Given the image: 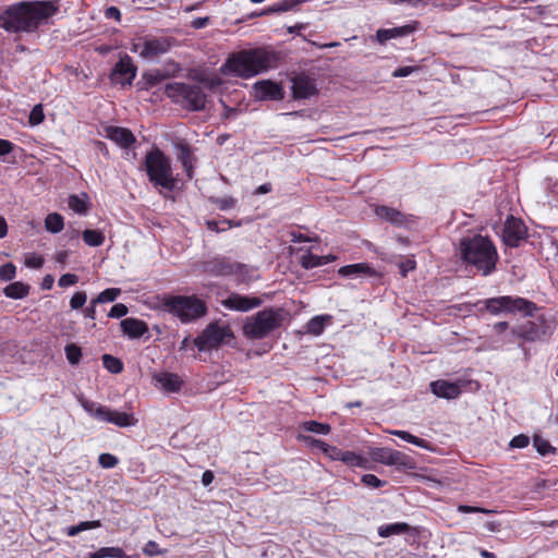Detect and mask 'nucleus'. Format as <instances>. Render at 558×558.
Returning a JSON list of instances; mask_svg holds the SVG:
<instances>
[{"mask_svg":"<svg viewBox=\"0 0 558 558\" xmlns=\"http://www.w3.org/2000/svg\"><path fill=\"white\" fill-rule=\"evenodd\" d=\"M118 462H119L118 458L111 453H101L98 458V463L104 469L114 468L118 464Z\"/></svg>","mask_w":558,"mask_h":558,"instance_id":"09e8293b","label":"nucleus"},{"mask_svg":"<svg viewBox=\"0 0 558 558\" xmlns=\"http://www.w3.org/2000/svg\"><path fill=\"white\" fill-rule=\"evenodd\" d=\"M174 41L175 39L171 37L146 36L141 38L138 43H134L131 51L138 53L144 59H153L167 53Z\"/></svg>","mask_w":558,"mask_h":558,"instance_id":"9d476101","label":"nucleus"},{"mask_svg":"<svg viewBox=\"0 0 558 558\" xmlns=\"http://www.w3.org/2000/svg\"><path fill=\"white\" fill-rule=\"evenodd\" d=\"M16 267L12 263H7L0 266V280L10 281L15 278Z\"/></svg>","mask_w":558,"mask_h":558,"instance_id":"a18cd8bd","label":"nucleus"},{"mask_svg":"<svg viewBox=\"0 0 558 558\" xmlns=\"http://www.w3.org/2000/svg\"><path fill=\"white\" fill-rule=\"evenodd\" d=\"M146 174H170V160L157 147L151 148L145 156Z\"/></svg>","mask_w":558,"mask_h":558,"instance_id":"dca6fc26","label":"nucleus"},{"mask_svg":"<svg viewBox=\"0 0 558 558\" xmlns=\"http://www.w3.org/2000/svg\"><path fill=\"white\" fill-rule=\"evenodd\" d=\"M45 227L51 233L60 232L63 227V217L57 213L49 214L45 219Z\"/></svg>","mask_w":558,"mask_h":558,"instance_id":"e433bc0d","label":"nucleus"},{"mask_svg":"<svg viewBox=\"0 0 558 558\" xmlns=\"http://www.w3.org/2000/svg\"><path fill=\"white\" fill-rule=\"evenodd\" d=\"M458 511L459 512H462V513H471V512H483V513H488L490 512L489 510H486L484 508H478V507H472V506H465V505H460L458 507Z\"/></svg>","mask_w":558,"mask_h":558,"instance_id":"338daca9","label":"nucleus"},{"mask_svg":"<svg viewBox=\"0 0 558 558\" xmlns=\"http://www.w3.org/2000/svg\"><path fill=\"white\" fill-rule=\"evenodd\" d=\"M415 31V26L411 24L393 27L380 28L375 34V39L379 45H385L388 40L405 37Z\"/></svg>","mask_w":558,"mask_h":558,"instance_id":"4be33fe9","label":"nucleus"},{"mask_svg":"<svg viewBox=\"0 0 558 558\" xmlns=\"http://www.w3.org/2000/svg\"><path fill=\"white\" fill-rule=\"evenodd\" d=\"M122 331L131 339H137L148 332L147 324L141 319L129 317L121 320Z\"/></svg>","mask_w":558,"mask_h":558,"instance_id":"a878e982","label":"nucleus"},{"mask_svg":"<svg viewBox=\"0 0 558 558\" xmlns=\"http://www.w3.org/2000/svg\"><path fill=\"white\" fill-rule=\"evenodd\" d=\"M283 320L282 311L279 308H265L245 319L243 333L248 339H264L270 332L278 329Z\"/></svg>","mask_w":558,"mask_h":558,"instance_id":"39448f33","label":"nucleus"},{"mask_svg":"<svg viewBox=\"0 0 558 558\" xmlns=\"http://www.w3.org/2000/svg\"><path fill=\"white\" fill-rule=\"evenodd\" d=\"M362 483L366 486L373 487V488H379L384 485V482L380 481L376 475L374 474H365L362 476Z\"/></svg>","mask_w":558,"mask_h":558,"instance_id":"6e6d98bb","label":"nucleus"},{"mask_svg":"<svg viewBox=\"0 0 558 558\" xmlns=\"http://www.w3.org/2000/svg\"><path fill=\"white\" fill-rule=\"evenodd\" d=\"M137 68L134 65L130 56L124 54L114 64L110 80L114 84H121L122 86L131 85L136 76Z\"/></svg>","mask_w":558,"mask_h":558,"instance_id":"f8f14e48","label":"nucleus"},{"mask_svg":"<svg viewBox=\"0 0 558 558\" xmlns=\"http://www.w3.org/2000/svg\"><path fill=\"white\" fill-rule=\"evenodd\" d=\"M82 408L95 420L104 423H112L119 427H128L136 424V420L132 414L111 410L110 408L99 404L95 401L82 399L80 400Z\"/></svg>","mask_w":558,"mask_h":558,"instance_id":"0eeeda50","label":"nucleus"},{"mask_svg":"<svg viewBox=\"0 0 558 558\" xmlns=\"http://www.w3.org/2000/svg\"><path fill=\"white\" fill-rule=\"evenodd\" d=\"M301 428L305 432H311L319 435H327L330 433V426L316 421H306L301 425Z\"/></svg>","mask_w":558,"mask_h":558,"instance_id":"4c0bfd02","label":"nucleus"},{"mask_svg":"<svg viewBox=\"0 0 558 558\" xmlns=\"http://www.w3.org/2000/svg\"><path fill=\"white\" fill-rule=\"evenodd\" d=\"M330 258L328 256H317L310 252L304 253L300 257V264L305 269H312L322 265L329 263Z\"/></svg>","mask_w":558,"mask_h":558,"instance_id":"473e14b6","label":"nucleus"},{"mask_svg":"<svg viewBox=\"0 0 558 558\" xmlns=\"http://www.w3.org/2000/svg\"><path fill=\"white\" fill-rule=\"evenodd\" d=\"M221 305L230 311L248 312L262 305V300L257 296H248L231 292L220 301Z\"/></svg>","mask_w":558,"mask_h":558,"instance_id":"ddd939ff","label":"nucleus"},{"mask_svg":"<svg viewBox=\"0 0 558 558\" xmlns=\"http://www.w3.org/2000/svg\"><path fill=\"white\" fill-rule=\"evenodd\" d=\"M307 0H281L276 3L278 12H287L295 9L298 5L306 2Z\"/></svg>","mask_w":558,"mask_h":558,"instance_id":"49530a36","label":"nucleus"},{"mask_svg":"<svg viewBox=\"0 0 558 558\" xmlns=\"http://www.w3.org/2000/svg\"><path fill=\"white\" fill-rule=\"evenodd\" d=\"M149 183L159 191L160 194L168 197L174 190L180 189L182 184L177 177H148Z\"/></svg>","mask_w":558,"mask_h":558,"instance_id":"393cba45","label":"nucleus"},{"mask_svg":"<svg viewBox=\"0 0 558 558\" xmlns=\"http://www.w3.org/2000/svg\"><path fill=\"white\" fill-rule=\"evenodd\" d=\"M530 444V438L529 436L524 435V434H520V435H517L514 436L511 440H510V444L509 446L511 448H518V449H522V448H525L527 447Z\"/></svg>","mask_w":558,"mask_h":558,"instance_id":"603ef678","label":"nucleus"},{"mask_svg":"<svg viewBox=\"0 0 558 558\" xmlns=\"http://www.w3.org/2000/svg\"><path fill=\"white\" fill-rule=\"evenodd\" d=\"M414 529H412L405 522H396V523L380 525L378 527V535L380 537H389V536H392V535L405 534V533H409V532H411Z\"/></svg>","mask_w":558,"mask_h":558,"instance_id":"c756f323","label":"nucleus"},{"mask_svg":"<svg viewBox=\"0 0 558 558\" xmlns=\"http://www.w3.org/2000/svg\"><path fill=\"white\" fill-rule=\"evenodd\" d=\"M98 303H94L92 300L90 304L84 310V316L86 318L95 319L96 318V305Z\"/></svg>","mask_w":558,"mask_h":558,"instance_id":"774afa93","label":"nucleus"},{"mask_svg":"<svg viewBox=\"0 0 558 558\" xmlns=\"http://www.w3.org/2000/svg\"><path fill=\"white\" fill-rule=\"evenodd\" d=\"M166 311L177 316L182 323H190L206 314V304L198 298L169 296L163 300Z\"/></svg>","mask_w":558,"mask_h":558,"instance_id":"423d86ee","label":"nucleus"},{"mask_svg":"<svg viewBox=\"0 0 558 558\" xmlns=\"http://www.w3.org/2000/svg\"><path fill=\"white\" fill-rule=\"evenodd\" d=\"M60 11L59 0L20 1L0 13V28L13 34H31L48 25Z\"/></svg>","mask_w":558,"mask_h":558,"instance_id":"f257e3e1","label":"nucleus"},{"mask_svg":"<svg viewBox=\"0 0 558 558\" xmlns=\"http://www.w3.org/2000/svg\"><path fill=\"white\" fill-rule=\"evenodd\" d=\"M417 69L415 66H401L392 72L393 77H407Z\"/></svg>","mask_w":558,"mask_h":558,"instance_id":"bf43d9fd","label":"nucleus"},{"mask_svg":"<svg viewBox=\"0 0 558 558\" xmlns=\"http://www.w3.org/2000/svg\"><path fill=\"white\" fill-rule=\"evenodd\" d=\"M231 338H233V332L228 325L210 323L203 332L194 339V344L199 351H209L217 349Z\"/></svg>","mask_w":558,"mask_h":558,"instance_id":"1a4fd4ad","label":"nucleus"},{"mask_svg":"<svg viewBox=\"0 0 558 558\" xmlns=\"http://www.w3.org/2000/svg\"><path fill=\"white\" fill-rule=\"evenodd\" d=\"M254 98L257 100H282L284 98V89L280 83L270 80L258 81L253 86Z\"/></svg>","mask_w":558,"mask_h":558,"instance_id":"2eb2a0df","label":"nucleus"},{"mask_svg":"<svg viewBox=\"0 0 558 558\" xmlns=\"http://www.w3.org/2000/svg\"><path fill=\"white\" fill-rule=\"evenodd\" d=\"M485 307L493 315L519 312L526 316H531L536 310L533 302L520 296L509 295L488 299L485 302Z\"/></svg>","mask_w":558,"mask_h":558,"instance_id":"6e6552de","label":"nucleus"},{"mask_svg":"<svg viewBox=\"0 0 558 558\" xmlns=\"http://www.w3.org/2000/svg\"><path fill=\"white\" fill-rule=\"evenodd\" d=\"M210 19L208 16L196 17L191 22V27L194 29H202L209 24Z\"/></svg>","mask_w":558,"mask_h":558,"instance_id":"69168bd1","label":"nucleus"},{"mask_svg":"<svg viewBox=\"0 0 558 558\" xmlns=\"http://www.w3.org/2000/svg\"><path fill=\"white\" fill-rule=\"evenodd\" d=\"M181 66L174 61L167 63L166 69H153L144 72L141 80L137 82V86L141 90H148L159 85L163 81L173 77L180 72Z\"/></svg>","mask_w":558,"mask_h":558,"instance_id":"9b49d317","label":"nucleus"},{"mask_svg":"<svg viewBox=\"0 0 558 558\" xmlns=\"http://www.w3.org/2000/svg\"><path fill=\"white\" fill-rule=\"evenodd\" d=\"M78 281V277L74 274H64L60 277L59 281H58V284L61 287V288H66V287H70V286H74L76 284Z\"/></svg>","mask_w":558,"mask_h":558,"instance_id":"4d7b16f0","label":"nucleus"},{"mask_svg":"<svg viewBox=\"0 0 558 558\" xmlns=\"http://www.w3.org/2000/svg\"><path fill=\"white\" fill-rule=\"evenodd\" d=\"M15 145L8 141L0 138V158H3V161H9V156L14 150Z\"/></svg>","mask_w":558,"mask_h":558,"instance_id":"8fccbe9b","label":"nucleus"},{"mask_svg":"<svg viewBox=\"0 0 558 558\" xmlns=\"http://www.w3.org/2000/svg\"><path fill=\"white\" fill-rule=\"evenodd\" d=\"M25 264L27 267H31V268H41L43 265H44V258L41 256H38V255H34L29 258H27L25 260Z\"/></svg>","mask_w":558,"mask_h":558,"instance_id":"e2e57ef3","label":"nucleus"},{"mask_svg":"<svg viewBox=\"0 0 558 558\" xmlns=\"http://www.w3.org/2000/svg\"><path fill=\"white\" fill-rule=\"evenodd\" d=\"M302 438L313 448H318L320 449L323 452L325 451V448H327L328 444H326L325 441L323 440H319V439H316V438H313V437H307V436H302Z\"/></svg>","mask_w":558,"mask_h":558,"instance_id":"052dcab7","label":"nucleus"},{"mask_svg":"<svg viewBox=\"0 0 558 558\" xmlns=\"http://www.w3.org/2000/svg\"><path fill=\"white\" fill-rule=\"evenodd\" d=\"M120 293L121 290L118 288H108L100 292L96 299H94V303L113 302L120 295Z\"/></svg>","mask_w":558,"mask_h":558,"instance_id":"a19ab883","label":"nucleus"},{"mask_svg":"<svg viewBox=\"0 0 558 558\" xmlns=\"http://www.w3.org/2000/svg\"><path fill=\"white\" fill-rule=\"evenodd\" d=\"M344 464L349 466H359L366 468L368 460L353 451H343L341 454V460Z\"/></svg>","mask_w":558,"mask_h":558,"instance_id":"f704fd0d","label":"nucleus"},{"mask_svg":"<svg viewBox=\"0 0 558 558\" xmlns=\"http://www.w3.org/2000/svg\"><path fill=\"white\" fill-rule=\"evenodd\" d=\"M84 242L88 246L97 247L104 244L105 235L102 232L93 229H86L82 233Z\"/></svg>","mask_w":558,"mask_h":558,"instance_id":"c9c22d12","label":"nucleus"},{"mask_svg":"<svg viewBox=\"0 0 558 558\" xmlns=\"http://www.w3.org/2000/svg\"><path fill=\"white\" fill-rule=\"evenodd\" d=\"M44 119H45V114H44L41 105H36L29 113V118H28L29 123L32 125H38L44 121Z\"/></svg>","mask_w":558,"mask_h":558,"instance_id":"de8ad7c7","label":"nucleus"},{"mask_svg":"<svg viewBox=\"0 0 558 558\" xmlns=\"http://www.w3.org/2000/svg\"><path fill=\"white\" fill-rule=\"evenodd\" d=\"M369 457L373 461L385 465L405 466L408 464V456L389 448H372Z\"/></svg>","mask_w":558,"mask_h":558,"instance_id":"a211bd4d","label":"nucleus"},{"mask_svg":"<svg viewBox=\"0 0 558 558\" xmlns=\"http://www.w3.org/2000/svg\"><path fill=\"white\" fill-rule=\"evenodd\" d=\"M330 315H317L311 318L306 324V332L313 336H319L323 333L325 326L331 322Z\"/></svg>","mask_w":558,"mask_h":558,"instance_id":"2f4dec72","label":"nucleus"},{"mask_svg":"<svg viewBox=\"0 0 558 558\" xmlns=\"http://www.w3.org/2000/svg\"><path fill=\"white\" fill-rule=\"evenodd\" d=\"M219 82L202 77L198 83L173 82L165 85V94L172 102L180 105L190 111H202L205 109L207 96L206 89H213Z\"/></svg>","mask_w":558,"mask_h":558,"instance_id":"20e7f679","label":"nucleus"},{"mask_svg":"<svg viewBox=\"0 0 558 558\" xmlns=\"http://www.w3.org/2000/svg\"><path fill=\"white\" fill-rule=\"evenodd\" d=\"M106 133L109 140L124 149L131 148L136 142L134 134L126 128L108 126Z\"/></svg>","mask_w":558,"mask_h":558,"instance_id":"412c9836","label":"nucleus"},{"mask_svg":"<svg viewBox=\"0 0 558 558\" xmlns=\"http://www.w3.org/2000/svg\"><path fill=\"white\" fill-rule=\"evenodd\" d=\"M87 295L84 291H80L73 294L70 300V306L72 310H78L86 303Z\"/></svg>","mask_w":558,"mask_h":558,"instance_id":"3c124183","label":"nucleus"},{"mask_svg":"<svg viewBox=\"0 0 558 558\" xmlns=\"http://www.w3.org/2000/svg\"><path fill=\"white\" fill-rule=\"evenodd\" d=\"M3 293L7 298L13 299V300H21L26 298L29 294V286L25 284L21 281H15L10 284H8L3 289Z\"/></svg>","mask_w":558,"mask_h":558,"instance_id":"7c9ffc66","label":"nucleus"},{"mask_svg":"<svg viewBox=\"0 0 558 558\" xmlns=\"http://www.w3.org/2000/svg\"><path fill=\"white\" fill-rule=\"evenodd\" d=\"M533 446L541 456L556 452V448H554L548 440L537 435L533 438Z\"/></svg>","mask_w":558,"mask_h":558,"instance_id":"58836bf2","label":"nucleus"},{"mask_svg":"<svg viewBox=\"0 0 558 558\" xmlns=\"http://www.w3.org/2000/svg\"><path fill=\"white\" fill-rule=\"evenodd\" d=\"M338 274L341 277L359 278L372 276L374 275V270L368 266V264L359 263L340 267Z\"/></svg>","mask_w":558,"mask_h":558,"instance_id":"cd10ccee","label":"nucleus"},{"mask_svg":"<svg viewBox=\"0 0 558 558\" xmlns=\"http://www.w3.org/2000/svg\"><path fill=\"white\" fill-rule=\"evenodd\" d=\"M459 250L463 262L475 267L483 276L496 269L498 253L489 238L481 234L464 238L460 241Z\"/></svg>","mask_w":558,"mask_h":558,"instance_id":"7ed1b4c3","label":"nucleus"},{"mask_svg":"<svg viewBox=\"0 0 558 558\" xmlns=\"http://www.w3.org/2000/svg\"><path fill=\"white\" fill-rule=\"evenodd\" d=\"M375 214L378 218L389 221L398 227L404 226L409 221L404 214L388 206H377L375 208Z\"/></svg>","mask_w":558,"mask_h":558,"instance_id":"bb28decb","label":"nucleus"},{"mask_svg":"<svg viewBox=\"0 0 558 558\" xmlns=\"http://www.w3.org/2000/svg\"><path fill=\"white\" fill-rule=\"evenodd\" d=\"M389 434L391 435H395L410 444H413L420 448H424V449H428L429 448V444L428 441H426L425 439L423 438H418L412 434H410L409 432H405V430H399V429H393V430H388Z\"/></svg>","mask_w":558,"mask_h":558,"instance_id":"72a5a7b5","label":"nucleus"},{"mask_svg":"<svg viewBox=\"0 0 558 558\" xmlns=\"http://www.w3.org/2000/svg\"><path fill=\"white\" fill-rule=\"evenodd\" d=\"M324 453L331 460L340 461L343 450H341L335 446L328 445L327 448H325Z\"/></svg>","mask_w":558,"mask_h":558,"instance_id":"13d9d810","label":"nucleus"},{"mask_svg":"<svg viewBox=\"0 0 558 558\" xmlns=\"http://www.w3.org/2000/svg\"><path fill=\"white\" fill-rule=\"evenodd\" d=\"M526 228L521 219L509 216L504 225L502 239L504 242L511 247L519 246L520 242L525 238Z\"/></svg>","mask_w":558,"mask_h":558,"instance_id":"4468645a","label":"nucleus"},{"mask_svg":"<svg viewBox=\"0 0 558 558\" xmlns=\"http://www.w3.org/2000/svg\"><path fill=\"white\" fill-rule=\"evenodd\" d=\"M87 558H140L138 555H126L121 547H100Z\"/></svg>","mask_w":558,"mask_h":558,"instance_id":"c85d7f7f","label":"nucleus"},{"mask_svg":"<svg viewBox=\"0 0 558 558\" xmlns=\"http://www.w3.org/2000/svg\"><path fill=\"white\" fill-rule=\"evenodd\" d=\"M143 553L146 555V556H157V555H162L165 553V550H161L158 548V544L155 542V541H148L145 546L143 547Z\"/></svg>","mask_w":558,"mask_h":558,"instance_id":"864d4df0","label":"nucleus"},{"mask_svg":"<svg viewBox=\"0 0 558 558\" xmlns=\"http://www.w3.org/2000/svg\"><path fill=\"white\" fill-rule=\"evenodd\" d=\"M281 61V53L270 48L244 49L229 56L221 71L225 74L250 78L278 68Z\"/></svg>","mask_w":558,"mask_h":558,"instance_id":"f03ea898","label":"nucleus"},{"mask_svg":"<svg viewBox=\"0 0 558 558\" xmlns=\"http://www.w3.org/2000/svg\"><path fill=\"white\" fill-rule=\"evenodd\" d=\"M218 274L222 276L234 275L239 282L248 283L257 279L258 275L255 268L244 264L220 263Z\"/></svg>","mask_w":558,"mask_h":558,"instance_id":"f3484780","label":"nucleus"},{"mask_svg":"<svg viewBox=\"0 0 558 558\" xmlns=\"http://www.w3.org/2000/svg\"><path fill=\"white\" fill-rule=\"evenodd\" d=\"M174 154L178 161L181 162L186 174H192L194 170L195 157L191 146L186 143L179 142L174 144Z\"/></svg>","mask_w":558,"mask_h":558,"instance_id":"5701e85b","label":"nucleus"},{"mask_svg":"<svg viewBox=\"0 0 558 558\" xmlns=\"http://www.w3.org/2000/svg\"><path fill=\"white\" fill-rule=\"evenodd\" d=\"M430 389L434 395L445 399H456L461 393V387L459 384L447 380H436L430 383Z\"/></svg>","mask_w":558,"mask_h":558,"instance_id":"b1692460","label":"nucleus"},{"mask_svg":"<svg viewBox=\"0 0 558 558\" xmlns=\"http://www.w3.org/2000/svg\"><path fill=\"white\" fill-rule=\"evenodd\" d=\"M128 307L122 303L114 304L109 311L108 316L111 318H121L128 314Z\"/></svg>","mask_w":558,"mask_h":558,"instance_id":"5fc2aeb1","label":"nucleus"},{"mask_svg":"<svg viewBox=\"0 0 558 558\" xmlns=\"http://www.w3.org/2000/svg\"><path fill=\"white\" fill-rule=\"evenodd\" d=\"M317 94L315 82L305 76L299 75L292 80V95L295 99H307Z\"/></svg>","mask_w":558,"mask_h":558,"instance_id":"aec40b11","label":"nucleus"},{"mask_svg":"<svg viewBox=\"0 0 558 558\" xmlns=\"http://www.w3.org/2000/svg\"><path fill=\"white\" fill-rule=\"evenodd\" d=\"M151 380L157 389L166 392H178L183 384V380L179 375L169 372L155 373Z\"/></svg>","mask_w":558,"mask_h":558,"instance_id":"6ab92c4d","label":"nucleus"},{"mask_svg":"<svg viewBox=\"0 0 558 558\" xmlns=\"http://www.w3.org/2000/svg\"><path fill=\"white\" fill-rule=\"evenodd\" d=\"M415 268V262L413 259H407L399 265L400 274L405 277L409 271Z\"/></svg>","mask_w":558,"mask_h":558,"instance_id":"680f3d73","label":"nucleus"},{"mask_svg":"<svg viewBox=\"0 0 558 558\" xmlns=\"http://www.w3.org/2000/svg\"><path fill=\"white\" fill-rule=\"evenodd\" d=\"M210 202L214 203L220 210L232 209L238 204L236 198L232 196L210 197Z\"/></svg>","mask_w":558,"mask_h":558,"instance_id":"79ce46f5","label":"nucleus"},{"mask_svg":"<svg viewBox=\"0 0 558 558\" xmlns=\"http://www.w3.org/2000/svg\"><path fill=\"white\" fill-rule=\"evenodd\" d=\"M69 207L78 214H85L87 211L86 202L77 195H71L69 197Z\"/></svg>","mask_w":558,"mask_h":558,"instance_id":"c03bdc74","label":"nucleus"},{"mask_svg":"<svg viewBox=\"0 0 558 558\" xmlns=\"http://www.w3.org/2000/svg\"><path fill=\"white\" fill-rule=\"evenodd\" d=\"M65 355L68 361L72 365H76L80 363L82 357V351L81 348L74 343H70L65 347Z\"/></svg>","mask_w":558,"mask_h":558,"instance_id":"37998d69","label":"nucleus"},{"mask_svg":"<svg viewBox=\"0 0 558 558\" xmlns=\"http://www.w3.org/2000/svg\"><path fill=\"white\" fill-rule=\"evenodd\" d=\"M105 17L120 21L121 12H120L119 8L111 5V7L106 8Z\"/></svg>","mask_w":558,"mask_h":558,"instance_id":"0e129e2a","label":"nucleus"},{"mask_svg":"<svg viewBox=\"0 0 558 558\" xmlns=\"http://www.w3.org/2000/svg\"><path fill=\"white\" fill-rule=\"evenodd\" d=\"M104 366L112 374H119L123 371V363L118 357L109 354L102 356Z\"/></svg>","mask_w":558,"mask_h":558,"instance_id":"ea45409f","label":"nucleus"}]
</instances>
